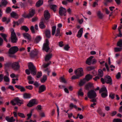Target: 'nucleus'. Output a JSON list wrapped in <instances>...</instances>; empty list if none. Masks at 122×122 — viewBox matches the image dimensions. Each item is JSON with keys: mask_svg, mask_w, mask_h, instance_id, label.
<instances>
[{"mask_svg": "<svg viewBox=\"0 0 122 122\" xmlns=\"http://www.w3.org/2000/svg\"><path fill=\"white\" fill-rule=\"evenodd\" d=\"M11 34L10 39L11 42L13 43H16L18 40V39L14 31V30L13 29L11 28Z\"/></svg>", "mask_w": 122, "mask_h": 122, "instance_id": "f257e3e1", "label": "nucleus"}, {"mask_svg": "<svg viewBox=\"0 0 122 122\" xmlns=\"http://www.w3.org/2000/svg\"><path fill=\"white\" fill-rule=\"evenodd\" d=\"M13 105L15 106L17 104L18 105L20 106L23 104L22 101L20 100L18 97H17L11 101L10 102Z\"/></svg>", "mask_w": 122, "mask_h": 122, "instance_id": "f03ea898", "label": "nucleus"}, {"mask_svg": "<svg viewBox=\"0 0 122 122\" xmlns=\"http://www.w3.org/2000/svg\"><path fill=\"white\" fill-rule=\"evenodd\" d=\"M28 67L31 74L33 75H35L36 74V69L33 64L31 63H29Z\"/></svg>", "mask_w": 122, "mask_h": 122, "instance_id": "7ed1b4c3", "label": "nucleus"}, {"mask_svg": "<svg viewBox=\"0 0 122 122\" xmlns=\"http://www.w3.org/2000/svg\"><path fill=\"white\" fill-rule=\"evenodd\" d=\"M97 96L95 92L93 90H89L87 92V96L90 99L95 98Z\"/></svg>", "mask_w": 122, "mask_h": 122, "instance_id": "20e7f679", "label": "nucleus"}, {"mask_svg": "<svg viewBox=\"0 0 122 122\" xmlns=\"http://www.w3.org/2000/svg\"><path fill=\"white\" fill-rule=\"evenodd\" d=\"M19 50V48L17 46H12L10 48L8 53L9 54H14L18 51Z\"/></svg>", "mask_w": 122, "mask_h": 122, "instance_id": "39448f33", "label": "nucleus"}, {"mask_svg": "<svg viewBox=\"0 0 122 122\" xmlns=\"http://www.w3.org/2000/svg\"><path fill=\"white\" fill-rule=\"evenodd\" d=\"M49 43L48 40L46 39V40L45 43L43 44V50L47 52L50 49V48L49 46Z\"/></svg>", "mask_w": 122, "mask_h": 122, "instance_id": "423d86ee", "label": "nucleus"}, {"mask_svg": "<svg viewBox=\"0 0 122 122\" xmlns=\"http://www.w3.org/2000/svg\"><path fill=\"white\" fill-rule=\"evenodd\" d=\"M20 65L18 61L13 62L12 63L11 67L14 71L19 70L20 68Z\"/></svg>", "mask_w": 122, "mask_h": 122, "instance_id": "0eeeda50", "label": "nucleus"}, {"mask_svg": "<svg viewBox=\"0 0 122 122\" xmlns=\"http://www.w3.org/2000/svg\"><path fill=\"white\" fill-rule=\"evenodd\" d=\"M75 72L76 75H77L80 77L82 76L83 75V69L81 68H78L75 70Z\"/></svg>", "mask_w": 122, "mask_h": 122, "instance_id": "6e6552de", "label": "nucleus"}, {"mask_svg": "<svg viewBox=\"0 0 122 122\" xmlns=\"http://www.w3.org/2000/svg\"><path fill=\"white\" fill-rule=\"evenodd\" d=\"M66 9L62 7H61L59 9V13L61 16L66 15Z\"/></svg>", "mask_w": 122, "mask_h": 122, "instance_id": "1a4fd4ad", "label": "nucleus"}, {"mask_svg": "<svg viewBox=\"0 0 122 122\" xmlns=\"http://www.w3.org/2000/svg\"><path fill=\"white\" fill-rule=\"evenodd\" d=\"M105 82L107 84L111 85L112 84V80L111 77L109 76H106L105 77Z\"/></svg>", "mask_w": 122, "mask_h": 122, "instance_id": "9d476101", "label": "nucleus"}, {"mask_svg": "<svg viewBox=\"0 0 122 122\" xmlns=\"http://www.w3.org/2000/svg\"><path fill=\"white\" fill-rule=\"evenodd\" d=\"M93 87V84L91 82L86 84L85 86V88L86 90H89L90 89Z\"/></svg>", "mask_w": 122, "mask_h": 122, "instance_id": "9b49d317", "label": "nucleus"}, {"mask_svg": "<svg viewBox=\"0 0 122 122\" xmlns=\"http://www.w3.org/2000/svg\"><path fill=\"white\" fill-rule=\"evenodd\" d=\"M35 13V10L34 9H32L30 10L29 13L26 16H24L25 18H30L34 16Z\"/></svg>", "mask_w": 122, "mask_h": 122, "instance_id": "f8f14e48", "label": "nucleus"}, {"mask_svg": "<svg viewBox=\"0 0 122 122\" xmlns=\"http://www.w3.org/2000/svg\"><path fill=\"white\" fill-rule=\"evenodd\" d=\"M37 103H36V100L33 99L30 101L27 105V106L29 107H31L33 106L35 104Z\"/></svg>", "mask_w": 122, "mask_h": 122, "instance_id": "ddd939ff", "label": "nucleus"}, {"mask_svg": "<svg viewBox=\"0 0 122 122\" xmlns=\"http://www.w3.org/2000/svg\"><path fill=\"white\" fill-rule=\"evenodd\" d=\"M46 88L45 86L42 85L39 87L38 92L39 93L44 92L46 90Z\"/></svg>", "mask_w": 122, "mask_h": 122, "instance_id": "4468645a", "label": "nucleus"}, {"mask_svg": "<svg viewBox=\"0 0 122 122\" xmlns=\"http://www.w3.org/2000/svg\"><path fill=\"white\" fill-rule=\"evenodd\" d=\"M44 15L45 19L47 20L50 17V13L48 10H46L44 12Z\"/></svg>", "mask_w": 122, "mask_h": 122, "instance_id": "2eb2a0df", "label": "nucleus"}, {"mask_svg": "<svg viewBox=\"0 0 122 122\" xmlns=\"http://www.w3.org/2000/svg\"><path fill=\"white\" fill-rule=\"evenodd\" d=\"M52 54L50 53L46 55L45 57V60L47 62L49 61V60L52 57Z\"/></svg>", "mask_w": 122, "mask_h": 122, "instance_id": "dca6fc26", "label": "nucleus"}, {"mask_svg": "<svg viewBox=\"0 0 122 122\" xmlns=\"http://www.w3.org/2000/svg\"><path fill=\"white\" fill-rule=\"evenodd\" d=\"M93 57V56H91L87 59L86 61V64L89 65L92 64V60Z\"/></svg>", "mask_w": 122, "mask_h": 122, "instance_id": "f3484780", "label": "nucleus"}, {"mask_svg": "<svg viewBox=\"0 0 122 122\" xmlns=\"http://www.w3.org/2000/svg\"><path fill=\"white\" fill-rule=\"evenodd\" d=\"M45 34V36L47 38H49L51 37V31L47 29L46 30Z\"/></svg>", "mask_w": 122, "mask_h": 122, "instance_id": "a211bd4d", "label": "nucleus"}, {"mask_svg": "<svg viewBox=\"0 0 122 122\" xmlns=\"http://www.w3.org/2000/svg\"><path fill=\"white\" fill-rule=\"evenodd\" d=\"M87 81L86 79L84 78L83 79H81L79 83V85L80 86H81L83 85Z\"/></svg>", "mask_w": 122, "mask_h": 122, "instance_id": "6ab92c4d", "label": "nucleus"}, {"mask_svg": "<svg viewBox=\"0 0 122 122\" xmlns=\"http://www.w3.org/2000/svg\"><path fill=\"white\" fill-rule=\"evenodd\" d=\"M97 14L99 18L101 19H103L104 15L100 11H98L97 13Z\"/></svg>", "mask_w": 122, "mask_h": 122, "instance_id": "aec40b11", "label": "nucleus"}, {"mask_svg": "<svg viewBox=\"0 0 122 122\" xmlns=\"http://www.w3.org/2000/svg\"><path fill=\"white\" fill-rule=\"evenodd\" d=\"M5 119L7 121L9 122H14L15 120V119H14L13 117L10 118L8 117H5Z\"/></svg>", "mask_w": 122, "mask_h": 122, "instance_id": "412c9836", "label": "nucleus"}, {"mask_svg": "<svg viewBox=\"0 0 122 122\" xmlns=\"http://www.w3.org/2000/svg\"><path fill=\"white\" fill-rule=\"evenodd\" d=\"M92 75L89 74L86 75L84 78L87 81H88L92 79Z\"/></svg>", "mask_w": 122, "mask_h": 122, "instance_id": "4be33fe9", "label": "nucleus"}, {"mask_svg": "<svg viewBox=\"0 0 122 122\" xmlns=\"http://www.w3.org/2000/svg\"><path fill=\"white\" fill-rule=\"evenodd\" d=\"M10 15L11 17H12L16 19H17L18 18V15L14 12H12L10 13Z\"/></svg>", "mask_w": 122, "mask_h": 122, "instance_id": "5701e85b", "label": "nucleus"}, {"mask_svg": "<svg viewBox=\"0 0 122 122\" xmlns=\"http://www.w3.org/2000/svg\"><path fill=\"white\" fill-rule=\"evenodd\" d=\"M83 28H81L78 31V34L77 35V36L78 38H80L81 37L83 32Z\"/></svg>", "mask_w": 122, "mask_h": 122, "instance_id": "b1692460", "label": "nucleus"}, {"mask_svg": "<svg viewBox=\"0 0 122 122\" xmlns=\"http://www.w3.org/2000/svg\"><path fill=\"white\" fill-rule=\"evenodd\" d=\"M37 54V53L36 52L33 51L30 53V56L31 57L33 58L36 56Z\"/></svg>", "mask_w": 122, "mask_h": 122, "instance_id": "393cba45", "label": "nucleus"}, {"mask_svg": "<svg viewBox=\"0 0 122 122\" xmlns=\"http://www.w3.org/2000/svg\"><path fill=\"white\" fill-rule=\"evenodd\" d=\"M23 35L25 37H26L29 40H30L31 38L30 36L27 33H25L23 34Z\"/></svg>", "mask_w": 122, "mask_h": 122, "instance_id": "a878e982", "label": "nucleus"}, {"mask_svg": "<svg viewBox=\"0 0 122 122\" xmlns=\"http://www.w3.org/2000/svg\"><path fill=\"white\" fill-rule=\"evenodd\" d=\"M0 35L3 37L5 41L6 42H8V41L6 38L7 36V35L6 34L3 33H1L0 34Z\"/></svg>", "mask_w": 122, "mask_h": 122, "instance_id": "bb28decb", "label": "nucleus"}, {"mask_svg": "<svg viewBox=\"0 0 122 122\" xmlns=\"http://www.w3.org/2000/svg\"><path fill=\"white\" fill-rule=\"evenodd\" d=\"M43 3V1L42 0H40L37 2L36 6L37 7H39Z\"/></svg>", "mask_w": 122, "mask_h": 122, "instance_id": "cd10ccee", "label": "nucleus"}, {"mask_svg": "<svg viewBox=\"0 0 122 122\" xmlns=\"http://www.w3.org/2000/svg\"><path fill=\"white\" fill-rule=\"evenodd\" d=\"M50 8L53 10L54 12L56 11L57 6L55 5H51L50 6Z\"/></svg>", "mask_w": 122, "mask_h": 122, "instance_id": "c85d7f7f", "label": "nucleus"}, {"mask_svg": "<svg viewBox=\"0 0 122 122\" xmlns=\"http://www.w3.org/2000/svg\"><path fill=\"white\" fill-rule=\"evenodd\" d=\"M39 26L41 29H43L46 27V26L45 25L44 22L43 21L40 22L39 24Z\"/></svg>", "mask_w": 122, "mask_h": 122, "instance_id": "c756f323", "label": "nucleus"}, {"mask_svg": "<svg viewBox=\"0 0 122 122\" xmlns=\"http://www.w3.org/2000/svg\"><path fill=\"white\" fill-rule=\"evenodd\" d=\"M31 95L29 93H25L23 94V97L25 99H28L30 97Z\"/></svg>", "mask_w": 122, "mask_h": 122, "instance_id": "7c9ffc66", "label": "nucleus"}, {"mask_svg": "<svg viewBox=\"0 0 122 122\" xmlns=\"http://www.w3.org/2000/svg\"><path fill=\"white\" fill-rule=\"evenodd\" d=\"M21 29L24 30L26 32H27L29 30V29L28 27L25 26H23L21 27Z\"/></svg>", "mask_w": 122, "mask_h": 122, "instance_id": "2f4dec72", "label": "nucleus"}, {"mask_svg": "<svg viewBox=\"0 0 122 122\" xmlns=\"http://www.w3.org/2000/svg\"><path fill=\"white\" fill-rule=\"evenodd\" d=\"M117 46L119 47H122V40L120 39L117 42Z\"/></svg>", "mask_w": 122, "mask_h": 122, "instance_id": "473e14b6", "label": "nucleus"}, {"mask_svg": "<svg viewBox=\"0 0 122 122\" xmlns=\"http://www.w3.org/2000/svg\"><path fill=\"white\" fill-rule=\"evenodd\" d=\"M69 107L70 109H72L73 108H74L76 109L77 108V107L76 105H74L73 103H71L69 105Z\"/></svg>", "mask_w": 122, "mask_h": 122, "instance_id": "72a5a7b5", "label": "nucleus"}, {"mask_svg": "<svg viewBox=\"0 0 122 122\" xmlns=\"http://www.w3.org/2000/svg\"><path fill=\"white\" fill-rule=\"evenodd\" d=\"M114 50L115 52L121 51H122V47H115L114 48Z\"/></svg>", "mask_w": 122, "mask_h": 122, "instance_id": "f704fd0d", "label": "nucleus"}, {"mask_svg": "<svg viewBox=\"0 0 122 122\" xmlns=\"http://www.w3.org/2000/svg\"><path fill=\"white\" fill-rule=\"evenodd\" d=\"M47 79V76L46 75L44 76L42 78L41 80V81L42 83H44L46 80Z\"/></svg>", "mask_w": 122, "mask_h": 122, "instance_id": "c9c22d12", "label": "nucleus"}, {"mask_svg": "<svg viewBox=\"0 0 122 122\" xmlns=\"http://www.w3.org/2000/svg\"><path fill=\"white\" fill-rule=\"evenodd\" d=\"M12 63L11 62H9L5 64L4 65L5 67L6 68L9 67L10 66L11 67Z\"/></svg>", "mask_w": 122, "mask_h": 122, "instance_id": "e433bc0d", "label": "nucleus"}, {"mask_svg": "<svg viewBox=\"0 0 122 122\" xmlns=\"http://www.w3.org/2000/svg\"><path fill=\"white\" fill-rule=\"evenodd\" d=\"M82 89L81 88H80L78 92V94L80 96H83V93L82 92Z\"/></svg>", "mask_w": 122, "mask_h": 122, "instance_id": "4c0bfd02", "label": "nucleus"}, {"mask_svg": "<svg viewBox=\"0 0 122 122\" xmlns=\"http://www.w3.org/2000/svg\"><path fill=\"white\" fill-rule=\"evenodd\" d=\"M61 81L64 83H66L67 81L63 77H61L60 78Z\"/></svg>", "mask_w": 122, "mask_h": 122, "instance_id": "58836bf2", "label": "nucleus"}, {"mask_svg": "<svg viewBox=\"0 0 122 122\" xmlns=\"http://www.w3.org/2000/svg\"><path fill=\"white\" fill-rule=\"evenodd\" d=\"M56 28V26H54L52 27V34L53 36L55 34Z\"/></svg>", "mask_w": 122, "mask_h": 122, "instance_id": "ea45409f", "label": "nucleus"}, {"mask_svg": "<svg viewBox=\"0 0 122 122\" xmlns=\"http://www.w3.org/2000/svg\"><path fill=\"white\" fill-rule=\"evenodd\" d=\"M98 76L100 77H102L103 75V73L101 69L98 70Z\"/></svg>", "mask_w": 122, "mask_h": 122, "instance_id": "a19ab883", "label": "nucleus"}, {"mask_svg": "<svg viewBox=\"0 0 122 122\" xmlns=\"http://www.w3.org/2000/svg\"><path fill=\"white\" fill-rule=\"evenodd\" d=\"M107 91L106 87H103L101 88L99 90V93H100L102 92H106Z\"/></svg>", "mask_w": 122, "mask_h": 122, "instance_id": "79ce46f5", "label": "nucleus"}, {"mask_svg": "<svg viewBox=\"0 0 122 122\" xmlns=\"http://www.w3.org/2000/svg\"><path fill=\"white\" fill-rule=\"evenodd\" d=\"M8 3V2L6 0H2L1 2V4L2 5L5 6Z\"/></svg>", "mask_w": 122, "mask_h": 122, "instance_id": "37998d69", "label": "nucleus"}, {"mask_svg": "<svg viewBox=\"0 0 122 122\" xmlns=\"http://www.w3.org/2000/svg\"><path fill=\"white\" fill-rule=\"evenodd\" d=\"M60 33V29L58 28L56 30L55 36H58L59 35Z\"/></svg>", "mask_w": 122, "mask_h": 122, "instance_id": "c03bdc74", "label": "nucleus"}, {"mask_svg": "<svg viewBox=\"0 0 122 122\" xmlns=\"http://www.w3.org/2000/svg\"><path fill=\"white\" fill-rule=\"evenodd\" d=\"M41 39V37L40 36H38L36 37L35 39V41L36 43H38L40 41Z\"/></svg>", "mask_w": 122, "mask_h": 122, "instance_id": "a18cd8bd", "label": "nucleus"}, {"mask_svg": "<svg viewBox=\"0 0 122 122\" xmlns=\"http://www.w3.org/2000/svg\"><path fill=\"white\" fill-rule=\"evenodd\" d=\"M107 91L106 92L102 93L101 94V96L103 98L106 97L107 95Z\"/></svg>", "mask_w": 122, "mask_h": 122, "instance_id": "49530a36", "label": "nucleus"}, {"mask_svg": "<svg viewBox=\"0 0 122 122\" xmlns=\"http://www.w3.org/2000/svg\"><path fill=\"white\" fill-rule=\"evenodd\" d=\"M51 63V61H49L46 64H43L42 65V66L43 67V68H45L47 67H48L49 65Z\"/></svg>", "mask_w": 122, "mask_h": 122, "instance_id": "de8ad7c7", "label": "nucleus"}, {"mask_svg": "<svg viewBox=\"0 0 122 122\" xmlns=\"http://www.w3.org/2000/svg\"><path fill=\"white\" fill-rule=\"evenodd\" d=\"M113 122H122V121L120 119H114L113 120Z\"/></svg>", "mask_w": 122, "mask_h": 122, "instance_id": "09e8293b", "label": "nucleus"}, {"mask_svg": "<svg viewBox=\"0 0 122 122\" xmlns=\"http://www.w3.org/2000/svg\"><path fill=\"white\" fill-rule=\"evenodd\" d=\"M4 81L6 82H9V79L8 77L6 76H5L4 77Z\"/></svg>", "mask_w": 122, "mask_h": 122, "instance_id": "8fccbe9b", "label": "nucleus"}, {"mask_svg": "<svg viewBox=\"0 0 122 122\" xmlns=\"http://www.w3.org/2000/svg\"><path fill=\"white\" fill-rule=\"evenodd\" d=\"M94 69V67L92 66H89L87 67L86 68V69L87 71H89L92 70H93Z\"/></svg>", "mask_w": 122, "mask_h": 122, "instance_id": "3c124183", "label": "nucleus"}, {"mask_svg": "<svg viewBox=\"0 0 122 122\" xmlns=\"http://www.w3.org/2000/svg\"><path fill=\"white\" fill-rule=\"evenodd\" d=\"M11 11V9L10 7H8L6 10V12L7 13H10Z\"/></svg>", "mask_w": 122, "mask_h": 122, "instance_id": "603ef678", "label": "nucleus"}, {"mask_svg": "<svg viewBox=\"0 0 122 122\" xmlns=\"http://www.w3.org/2000/svg\"><path fill=\"white\" fill-rule=\"evenodd\" d=\"M80 77L79 76L77 75H76V76H73L72 77L71 79H78Z\"/></svg>", "mask_w": 122, "mask_h": 122, "instance_id": "864d4df0", "label": "nucleus"}, {"mask_svg": "<svg viewBox=\"0 0 122 122\" xmlns=\"http://www.w3.org/2000/svg\"><path fill=\"white\" fill-rule=\"evenodd\" d=\"M121 76V73L120 72L118 73L116 76V78L117 79H118L120 78Z\"/></svg>", "mask_w": 122, "mask_h": 122, "instance_id": "5fc2aeb1", "label": "nucleus"}, {"mask_svg": "<svg viewBox=\"0 0 122 122\" xmlns=\"http://www.w3.org/2000/svg\"><path fill=\"white\" fill-rule=\"evenodd\" d=\"M98 2L97 1L94 2L92 5V7H96V6H98V4L97 3Z\"/></svg>", "mask_w": 122, "mask_h": 122, "instance_id": "6e6d98bb", "label": "nucleus"}, {"mask_svg": "<svg viewBox=\"0 0 122 122\" xmlns=\"http://www.w3.org/2000/svg\"><path fill=\"white\" fill-rule=\"evenodd\" d=\"M18 115L19 116L21 117L24 118L25 117V116L24 114L20 112H18Z\"/></svg>", "mask_w": 122, "mask_h": 122, "instance_id": "4d7b16f0", "label": "nucleus"}, {"mask_svg": "<svg viewBox=\"0 0 122 122\" xmlns=\"http://www.w3.org/2000/svg\"><path fill=\"white\" fill-rule=\"evenodd\" d=\"M42 73L41 72H38L36 75V77L37 78H40L42 75Z\"/></svg>", "mask_w": 122, "mask_h": 122, "instance_id": "13d9d810", "label": "nucleus"}, {"mask_svg": "<svg viewBox=\"0 0 122 122\" xmlns=\"http://www.w3.org/2000/svg\"><path fill=\"white\" fill-rule=\"evenodd\" d=\"M115 96V94H112V93H111L109 95V97L112 99H113L114 98Z\"/></svg>", "mask_w": 122, "mask_h": 122, "instance_id": "bf43d9fd", "label": "nucleus"}, {"mask_svg": "<svg viewBox=\"0 0 122 122\" xmlns=\"http://www.w3.org/2000/svg\"><path fill=\"white\" fill-rule=\"evenodd\" d=\"M97 112L101 115H102V114L103 112H102V109L101 108H98L97 110Z\"/></svg>", "mask_w": 122, "mask_h": 122, "instance_id": "052dcab7", "label": "nucleus"}, {"mask_svg": "<svg viewBox=\"0 0 122 122\" xmlns=\"http://www.w3.org/2000/svg\"><path fill=\"white\" fill-rule=\"evenodd\" d=\"M25 87L26 88L30 90H31L33 88V87L32 86H26Z\"/></svg>", "mask_w": 122, "mask_h": 122, "instance_id": "680f3d73", "label": "nucleus"}, {"mask_svg": "<svg viewBox=\"0 0 122 122\" xmlns=\"http://www.w3.org/2000/svg\"><path fill=\"white\" fill-rule=\"evenodd\" d=\"M30 29L33 33H35V32L34 30V27L33 26H31L30 27Z\"/></svg>", "mask_w": 122, "mask_h": 122, "instance_id": "e2e57ef3", "label": "nucleus"}, {"mask_svg": "<svg viewBox=\"0 0 122 122\" xmlns=\"http://www.w3.org/2000/svg\"><path fill=\"white\" fill-rule=\"evenodd\" d=\"M70 48V47L68 45H67L64 46V48L66 50L68 51Z\"/></svg>", "mask_w": 122, "mask_h": 122, "instance_id": "0e129e2a", "label": "nucleus"}, {"mask_svg": "<svg viewBox=\"0 0 122 122\" xmlns=\"http://www.w3.org/2000/svg\"><path fill=\"white\" fill-rule=\"evenodd\" d=\"M23 21V18H21L20 19H19L18 20V22L19 24L22 23Z\"/></svg>", "mask_w": 122, "mask_h": 122, "instance_id": "69168bd1", "label": "nucleus"}, {"mask_svg": "<svg viewBox=\"0 0 122 122\" xmlns=\"http://www.w3.org/2000/svg\"><path fill=\"white\" fill-rule=\"evenodd\" d=\"M78 116H79V117L80 119H82L83 118V116L81 114H78Z\"/></svg>", "mask_w": 122, "mask_h": 122, "instance_id": "338daca9", "label": "nucleus"}, {"mask_svg": "<svg viewBox=\"0 0 122 122\" xmlns=\"http://www.w3.org/2000/svg\"><path fill=\"white\" fill-rule=\"evenodd\" d=\"M77 20L78 21L79 23V24H81L83 22V19L82 18L81 20L78 19Z\"/></svg>", "mask_w": 122, "mask_h": 122, "instance_id": "774afa93", "label": "nucleus"}]
</instances>
